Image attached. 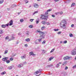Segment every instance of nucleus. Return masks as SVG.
<instances>
[{"label": "nucleus", "mask_w": 76, "mask_h": 76, "mask_svg": "<svg viewBox=\"0 0 76 76\" xmlns=\"http://www.w3.org/2000/svg\"><path fill=\"white\" fill-rule=\"evenodd\" d=\"M66 20L64 19L62 20L60 23V26L61 28H63V29H66V25L65 24H66Z\"/></svg>", "instance_id": "nucleus-1"}, {"label": "nucleus", "mask_w": 76, "mask_h": 76, "mask_svg": "<svg viewBox=\"0 0 76 76\" xmlns=\"http://www.w3.org/2000/svg\"><path fill=\"white\" fill-rule=\"evenodd\" d=\"M40 35L39 36L40 38L41 39H44L45 38V33L44 32H43L40 33Z\"/></svg>", "instance_id": "nucleus-2"}, {"label": "nucleus", "mask_w": 76, "mask_h": 76, "mask_svg": "<svg viewBox=\"0 0 76 76\" xmlns=\"http://www.w3.org/2000/svg\"><path fill=\"white\" fill-rule=\"evenodd\" d=\"M41 72H42V70L39 69L37 71V72H34V74L37 75L38 74V73H40V74H41Z\"/></svg>", "instance_id": "nucleus-3"}, {"label": "nucleus", "mask_w": 76, "mask_h": 76, "mask_svg": "<svg viewBox=\"0 0 76 76\" xmlns=\"http://www.w3.org/2000/svg\"><path fill=\"white\" fill-rule=\"evenodd\" d=\"M71 54L72 55H76V49H75L73 50L72 51Z\"/></svg>", "instance_id": "nucleus-4"}, {"label": "nucleus", "mask_w": 76, "mask_h": 76, "mask_svg": "<svg viewBox=\"0 0 76 76\" xmlns=\"http://www.w3.org/2000/svg\"><path fill=\"white\" fill-rule=\"evenodd\" d=\"M44 17L42 18V19H44L45 20H47V18H48V15H47V16L44 15Z\"/></svg>", "instance_id": "nucleus-5"}, {"label": "nucleus", "mask_w": 76, "mask_h": 76, "mask_svg": "<svg viewBox=\"0 0 76 76\" xmlns=\"http://www.w3.org/2000/svg\"><path fill=\"white\" fill-rule=\"evenodd\" d=\"M8 57H5L2 58V61H4V62L6 61L7 59H8Z\"/></svg>", "instance_id": "nucleus-6"}, {"label": "nucleus", "mask_w": 76, "mask_h": 76, "mask_svg": "<svg viewBox=\"0 0 76 76\" xmlns=\"http://www.w3.org/2000/svg\"><path fill=\"white\" fill-rule=\"evenodd\" d=\"M13 25V21L12 20H11L10 22L9 26H12Z\"/></svg>", "instance_id": "nucleus-7"}, {"label": "nucleus", "mask_w": 76, "mask_h": 76, "mask_svg": "<svg viewBox=\"0 0 76 76\" xmlns=\"http://www.w3.org/2000/svg\"><path fill=\"white\" fill-rule=\"evenodd\" d=\"M29 54L32 56H35V54H34V52H31L29 53Z\"/></svg>", "instance_id": "nucleus-8"}, {"label": "nucleus", "mask_w": 76, "mask_h": 76, "mask_svg": "<svg viewBox=\"0 0 76 76\" xmlns=\"http://www.w3.org/2000/svg\"><path fill=\"white\" fill-rule=\"evenodd\" d=\"M66 60H70V58H72V57H69L68 56H66Z\"/></svg>", "instance_id": "nucleus-9"}, {"label": "nucleus", "mask_w": 76, "mask_h": 76, "mask_svg": "<svg viewBox=\"0 0 76 76\" xmlns=\"http://www.w3.org/2000/svg\"><path fill=\"white\" fill-rule=\"evenodd\" d=\"M34 7L37 8V7H38L39 6L38 4H35L34 5Z\"/></svg>", "instance_id": "nucleus-10"}, {"label": "nucleus", "mask_w": 76, "mask_h": 76, "mask_svg": "<svg viewBox=\"0 0 76 76\" xmlns=\"http://www.w3.org/2000/svg\"><path fill=\"white\" fill-rule=\"evenodd\" d=\"M23 65V64H20L18 66V67L19 68H20V67H22Z\"/></svg>", "instance_id": "nucleus-11"}, {"label": "nucleus", "mask_w": 76, "mask_h": 76, "mask_svg": "<svg viewBox=\"0 0 76 76\" xmlns=\"http://www.w3.org/2000/svg\"><path fill=\"white\" fill-rule=\"evenodd\" d=\"M39 19L38 18L35 21V22H36L37 24H38L39 23Z\"/></svg>", "instance_id": "nucleus-12"}, {"label": "nucleus", "mask_w": 76, "mask_h": 76, "mask_svg": "<svg viewBox=\"0 0 76 76\" xmlns=\"http://www.w3.org/2000/svg\"><path fill=\"white\" fill-rule=\"evenodd\" d=\"M15 39V37H13V36H12V38H11V39H10L9 41H11V40H13Z\"/></svg>", "instance_id": "nucleus-13"}, {"label": "nucleus", "mask_w": 76, "mask_h": 76, "mask_svg": "<svg viewBox=\"0 0 76 76\" xmlns=\"http://www.w3.org/2000/svg\"><path fill=\"white\" fill-rule=\"evenodd\" d=\"M53 66V64H50V65H47L46 66V67L47 68H48V67H52Z\"/></svg>", "instance_id": "nucleus-14"}, {"label": "nucleus", "mask_w": 76, "mask_h": 76, "mask_svg": "<svg viewBox=\"0 0 76 76\" xmlns=\"http://www.w3.org/2000/svg\"><path fill=\"white\" fill-rule=\"evenodd\" d=\"M1 27H2V28H6V25L3 24V25H1Z\"/></svg>", "instance_id": "nucleus-15"}, {"label": "nucleus", "mask_w": 76, "mask_h": 76, "mask_svg": "<svg viewBox=\"0 0 76 76\" xmlns=\"http://www.w3.org/2000/svg\"><path fill=\"white\" fill-rule=\"evenodd\" d=\"M42 30H43V29H45V27L43 26H42V27L41 28Z\"/></svg>", "instance_id": "nucleus-16"}, {"label": "nucleus", "mask_w": 76, "mask_h": 76, "mask_svg": "<svg viewBox=\"0 0 76 76\" xmlns=\"http://www.w3.org/2000/svg\"><path fill=\"white\" fill-rule=\"evenodd\" d=\"M25 41H26V42H29V41H30V39L27 38L25 39Z\"/></svg>", "instance_id": "nucleus-17"}, {"label": "nucleus", "mask_w": 76, "mask_h": 76, "mask_svg": "<svg viewBox=\"0 0 76 76\" xmlns=\"http://www.w3.org/2000/svg\"><path fill=\"white\" fill-rule=\"evenodd\" d=\"M54 58V57H51L49 58V61H51V60H53Z\"/></svg>", "instance_id": "nucleus-18"}, {"label": "nucleus", "mask_w": 76, "mask_h": 76, "mask_svg": "<svg viewBox=\"0 0 76 76\" xmlns=\"http://www.w3.org/2000/svg\"><path fill=\"white\" fill-rule=\"evenodd\" d=\"M26 35L27 36H29V32L28 31H26Z\"/></svg>", "instance_id": "nucleus-19"}, {"label": "nucleus", "mask_w": 76, "mask_h": 76, "mask_svg": "<svg viewBox=\"0 0 76 76\" xmlns=\"http://www.w3.org/2000/svg\"><path fill=\"white\" fill-rule=\"evenodd\" d=\"M16 5L15 4L12 5L11 6V7H12V8H13V7H16Z\"/></svg>", "instance_id": "nucleus-20"}, {"label": "nucleus", "mask_w": 76, "mask_h": 76, "mask_svg": "<svg viewBox=\"0 0 76 76\" xmlns=\"http://www.w3.org/2000/svg\"><path fill=\"white\" fill-rule=\"evenodd\" d=\"M38 13V11H35L34 13H33V15H34L35 14H36V13Z\"/></svg>", "instance_id": "nucleus-21"}, {"label": "nucleus", "mask_w": 76, "mask_h": 76, "mask_svg": "<svg viewBox=\"0 0 76 76\" xmlns=\"http://www.w3.org/2000/svg\"><path fill=\"white\" fill-rule=\"evenodd\" d=\"M22 64H23V65L26 64V61L24 62H22Z\"/></svg>", "instance_id": "nucleus-22"}, {"label": "nucleus", "mask_w": 76, "mask_h": 76, "mask_svg": "<svg viewBox=\"0 0 76 76\" xmlns=\"http://www.w3.org/2000/svg\"><path fill=\"white\" fill-rule=\"evenodd\" d=\"M3 2H4V0H0V4H2Z\"/></svg>", "instance_id": "nucleus-23"}, {"label": "nucleus", "mask_w": 76, "mask_h": 76, "mask_svg": "<svg viewBox=\"0 0 76 76\" xmlns=\"http://www.w3.org/2000/svg\"><path fill=\"white\" fill-rule=\"evenodd\" d=\"M6 62L7 64L9 63L10 62V61L9 60H7L6 61Z\"/></svg>", "instance_id": "nucleus-24"}, {"label": "nucleus", "mask_w": 76, "mask_h": 76, "mask_svg": "<svg viewBox=\"0 0 76 76\" xmlns=\"http://www.w3.org/2000/svg\"><path fill=\"white\" fill-rule=\"evenodd\" d=\"M37 33H38V32H39L40 33H40H42V32H41V31H38V30H37V31H36Z\"/></svg>", "instance_id": "nucleus-25"}, {"label": "nucleus", "mask_w": 76, "mask_h": 76, "mask_svg": "<svg viewBox=\"0 0 76 76\" xmlns=\"http://www.w3.org/2000/svg\"><path fill=\"white\" fill-rule=\"evenodd\" d=\"M38 40L39 42H41V40H42V39H41V38L39 39H38Z\"/></svg>", "instance_id": "nucleus-26"}, {"label": "nucleus", "mask_w": 76, "mask_h": 76, "mask_svg": "<svg viewBox=\"0 0 76 76\" xmlns=\"http://www.w3.org/2000/svg\"><path fill=\"white\" fill-rule=\"evenodd\" d=\"M67 63V61H65L63 63V64H62V65H63V66H64V65L65 64H66Z\"/></svg>", "instance_id": "nucleus-27"}, {"label": "nucleus", "mask_w": 76, "mask_h": 76, "mask_svg": "<svg viewBox=\"0 0 76 76\" xmlns=\"http://www.w3.org/2000/svg\"><path fill=\"white\" fill-rule=\"evenodd\" d=\"M9 39V37L8 36H7L5 38V40H7V39Z\"/></svg>", "instance_id": "nucleus-28"}, {"label": "nucleus", "mask_w": 76, "mask_h": 76, "mask_svg": "<svg viewBox=\"0 0 76 76\" xmlns=\"http://www.w3.org/2000/svg\"><path fill=\"white\" fill-rule=\"evenodd\" d=\"M70 0H68L66 1V3H70Z\"/></svg>", "instance_id": "nucleus-29"}, {"label": "nucleus", "mask_w": 76, "mask_h": 76, "mask_svg": "<svg viewBox=\"0 0 76 76\" xmlns=\"http://www.w3.org/2000/svg\"><path fill=\"white\" fill-rule=\"evenodd\" d=\"M69 37H73V34H69Z\"/></svg>", "instance_id": "nucleus-30"}, {"label": "nucleus", "mask_w": 76, "mask_h": 76, "mask_svg": "<svg viewBox=\"0 0 76 76\" xmlns=\"http://www.w3.org/2000/svg\"><path fill=\"white\" fill-rule=\"evenodd\" d=\"M5 73H6V72L4 71V72H3L1 73V75H4V74H5Z\"/></svg>", "instance_id": "nucleus-31"}, {"label": "nucleus", "mask_w": 76, "mask_h": 76, "mask_svg": "<svg viewBox=\"0 0 76 76\" xmlns=\"http://www.w3.org/2000/svg\"><path fill=\"white\" fill-rule=\"evenodd\" d=\"M25 57H26L25 56H23L21 57L22 59H24V58H25Z\"/></svg>", "instance_id": "nucleus-32"}, {"label": "nucleus", "mask_w": 76, "mask_h": 76, "mask_svg": "<svg viewBox=\"0 0 76 76\" xmlns=\"http://www.w3.org/2000/svg\"><path fill=\"white\" fill-rule=\"evenodd\" d=\"M42 53H45V52H46V50H42Z\"/></svg>", "instance_id": "nucleus-33"}, {"label": "nucleus", "mask_w": 76, "mask_h": 76, "mask_svg": "<svg viewBox=\"0 0 76 76\" xmlns=\"http://www.w3.org/2000/svg\"><path fill=\"white\" fill-rule=\"evenodd\" d=\"M48 14V12L47 11L45 12V15H47Z\"/></svg>", "instance_id": "nucleus-34"}, {"label": "nucleus", "mask_w": 76, "mask_h": 76, "mask_svg": "<svg viewBox=\"0 0 76 76\" xmlns=\"http://www.w3.org/2000/svg\"><path fill=\"white\" fill-rule=\"evenodd\" d=\"M43 16H44V15H42H42H41V17H40V18L41 19H42V17H43Z\"/></svg>", "instance_id": "nucleus-35"}, {"label": "nucleus", "mask_w": 76, "mask_h": 76, "mask_svg": "<svg viewBox=\"0 0 76 76\" xmlns=\"http://www.w3.org/2000/svg\"><path fill=\"white\" fill-rule=\"evenodd\" d=\"M29 28H33V26L32 25H30L29 26Z\"/></svg>", "instance_id": "nucleus-36"}, {"label": "nucleus", "mask_w": 76, "mask_h": 76, "mask_svg": "<svg viewBox=\"0 0 76 76\" xmlns=\"http://www.w3.org/2000/svg\"><path fill=\"white\" fill-rule=\"evenodd\" d=\"M51 10H52V9H50L48 10L47 11L48 12H51Z\"/></svg>", "instance_id": "nucleus-37"}, {"label": "nucleus", "mask_w": 76, "mask_h": 76, "mask_svg": "<svg viewBox=\"0 0 76 76\" xmlns=\"http://www.w3.org/2000/svg\"><path fill=\"white\" fill-rule=\"evenodd\" d=\"M67 41L66 40H65L63 42L64 44H66V43H67Z\"/></svg>", "instance_id": "nucleus-38"}, {"label": "nucleus", "mask_w": 76, "mask_h": 76, "mask_svg": "<svg viewBox=\"0 0 76 76\" xmlns=\"http://www.w3.org/2000/svg\"><path fill=\"white\" fill-rule=\"evenodd\" d=\"M75 3H72L71 5V7H73V6H74V5H75Z\"/></svg>", "instance_id": "nucleus-39"}, {"label": "nucleus", "mask_w": 76, "mask_h": 76, "mask_svg": "<svg viewBox=\"0 0 76 76\" xmlns=\"http://www.w3.org/2000/svg\"><path fill=\"white\" fill-rule=\"evenodd\" d=\"M8 69H9V70H11V69H12V66H10V67H9Z\"/></svg>", "instance_id": "nucleus-40"}, {"label": "nucleus", "mask_w": 76, "mask_h": 76, "mask_svg": "<svg viewBox=\"0 0 76 76\" xmlns=\"http://www.w3.org/2000/svg\"><path fill=\"white\" fill-rule=\"evenodd\" d=\"M54 49H53L51 50L50 51V53H53L54 51Z\"/></svg>", "instance_id": "nucleus-41"}, {"label": "nucleus", "mask_w": 76, "mask_h": 76, "mask_svg": "<svg viewBox=\"0 0 76 76\" xmlns=\"http://www.w3.org/2000/svg\"><path fill=\"white\" fill-rule=\"evenodd\" d=\"M59 66H60V65H59V64H58L56 65V67H57V68H58V67Z\"/></svg>", "instance_id": "nucleus-42"}, {"label": "nucleus", "mask_w": 76, "mask_h": 76, "mask_svg": "<svg viewBox=\"0 0 76 76\" xmlns=\"http://www.w3.org/2000/svg\"><path fill=\"white\" fill-rule=\"evenodd\" d=\"M23 19H21L20 20V21L21 22H23Z\"/></svg>", "instance_id": "nucleus-43"}, {"label": "nucleus", "mask_w": 76, "mask_h": 76, "mask_svg": "<svg viewBox=\"0 0 76 76\" xmlns=\"http://www.w3.org/2000/svg\"><path fill=\"white\" fill-rule=\"evenodd\" d=\"M46 41H44L43 42H42V44H45V42Z\"/></svg>", "instance_id": "nucleus-44"}, {"label": "nucleus", "mask_w": 76, "mask_h": 76, "mask_svg": "<svg viewBox=\"0 0 76 76\" xmlns=\"http://www.w3.org/2000/svg\"><path fill=\"white\" fill-rule=\"evenodd\" d=\"M35 43L36 44H38L39 43L37 42V40H36L35 42Z\"/></svg>", "instance_id": "nucleus-45"}, {"label": "nucleus", "mask_w": 76, "mask_h": 76, "mask_svg": "<svg viewBox=\"0 0 76 76\" xmlns=\"http://www.w3.org/2000/svg\"><path fill=\"white\" fill-rule=\"evenodd\" d=\"M46 24H47V25H49L50 24L48 22V23H45Z\"/></svg>", "instance_id": "nucleus-46"}, {"label": "nucleus", "mask_w": 76, "mask_h": 76, "mask_svg": "<svg viewBox=\"0 0 76 76\" xmlns=\"http://www.w3.org/2000/svg\"><path fill=\"white\" fill-rule=\"evenodd\" d=\"M54 31H58V29H54Z\"/></svg>", "instance_id": "nucleus-47"}, {"label": "nucleus", "mask_w": 76, "mask_h": 76, "mask_svg": "<svg viewBox=\"0 0 76 76\" xmlns=\"http://www.w3.org/2000/svg\"><path fill=\"white\" fill-rule=\"evenodd\" d=\"M68 69V67L67 66H66L65 67V69L66 70H67V69Z\"/></svg>", "instance_id": "nucleus-48"}, {"label": "nucleus", "mask_w": 76, "mask_h": 76, "mask_svg": "<svg viewBox=\"0 0 76 76\" xmlns=\"http://www.w3.org/2000/svg\"><path fill=\"white\" fill-rule=\"evenodd\" d=\"M42 23L43 24V25H45V21H42Z\"/></svg>", "instance_id": "nucleus-49"}, {"label": "nucleus", "mask_w": 76, "mask_h": 76, "mask_svg": "<svg viewBox=\"0 0 76 76\" xmlns=\"http://www.w3.org/2000/svg\"><path fill=\"white\" fill-rule=\"evenodd\" d=\"M7 50H6L4 52V54H7Z\"/></svg>", "instance_id": "nucleus-50"}, {"label": "nucleus", "mask_w": 76, "mask_h": 76, "mask_svg": "<svg viewBox=\"0 0 76 76\" xmlns=\"http://www.w3.org/2000/svg\"><path fill=\"white\" fill-rule=\"evenodd\" d=\"M10 61H12V60H13V58H10Z\"/></svg>", "instance_id": "nucleus-51"}, {"label": "nucleus", "mask_w": 76, "mask_h": 76, "mask_svg": "<svg viewBox=\"0 0 76 76\" xmlns=\"http://www.w3.org/2000/svg\"><path fill=\"white\" fill-rule=\"evenodd\" d=\"M5 25L7 27L9 26V23H8L7 24Z\"/></svg>", "instance_id": "nucleus-52"}, {"label": "nucleus", "mask_w": 76, "mask_h": 76, "mask_svg": "<svg viewBox=\"0 0 76 76\" xmlns=\"http://www.w3.org/2000/svg\"><path fill=\"white\" fill-rule=\"evenodd\" d=\"M64 60H67L66 57V56L64 58Z\"/></svg>", "instance_id": "nucleus-53"}, {"label": "nucleus", "mask_w": 76, "mask_h": 76, "mask_svg": "<svg viewBox=\"0 0 76 76\" xmlns=\"http://www.w3.org/2000/svg\"><path fill=\"white\" fill-rule=\"evenodd\" d=\"M60 15H62L63 14V12L61 11L59 12Z\"/></svg>", "instance_id": "nucleus-54"}, {"label": "nucleus", "mask_w": 76, "mask_h": 76, "mask_svg": "<svg viewBox=\"0 0 76 76\" xmlns=\"http://www.w3.org/2000/svg\"><path fill=\"white\" fill-rule=\"evenodd\" d=\"M34 20V19H30V21L31 22H33V20Z\"/></svg>", "instance_id": "nucleus-55"}, {"label": "nucleus", "mask_w": 76, "mask_h": 76, "mask_svg": "<svg viewBox=\"0 0 76 76\" xmlns=\"http://www.w3.org/2000/svg\"><path fill=\"white\" fill-rule=\"evenodd\" d=\"M25 1L26 3H28L29 2V1L27 0H26V1Z\"/></svg>", "instance_id": "nucleus-56"}, {"label": "nucleus", "mask_w": 76, "mask_h": 76, "mask_svg": "<svg viewBox=\"0 0 76 76\" xmlns=\"http://www.w3.org/2000/svg\"><path fill=\"white\" fill-rule=\"evenodd\" d=\"M61 31H59L58 33H57V34H61Z\"/></svg>", "instance_id": "nucleus-57"}, {"label": "nucleus", "mask_w": 76, "mask_h": 76, "mask_svg": "<svg viewBox=\"0 0 76 76\" xmlns=\"http://www.w3.org/2000/svg\"><path fill=\"white\" fill-rule=\"evenodd\" d=\"M76 65H75L72 68H73V69H74V68H76Z\"/></svg>", "instance_id": "nucleus-58"}, {"label": "nucleus", "mask_w": 76, "mask_h": 76, "mask_svg": "<svg viewBox=\"0 0 76 76\" xmlns=\"http://www.w3.org/2000/svg\"><path fill=\"white\" fill-rule=\"evenodd\" d=\"M58 13H59L58 12H56L55 13L56 15H58Z\"/></svg>", "instance_id": "nucleus-59"}, {"label": "nucleus", "mask_w": 76, "mask_h": 76, "mask_svg": "<svg viewBox=\"0 0 76 76\" xmlns=\"http://www.w3.org/2000/svg\"><path fill=\"white\" fill-rule=\"evenodd\" d=\"M54 1H55L56 2H57V1H59V0H54Z\"/></svg>", "instance_id": "nucleus-60"}, {"label": "nucleus", "mask_w": 76, "mask_h": 76, "mask_svg": "<svg viewBox=\"0 0 76 76\" xmlns=\"http://www.w3.org/2000/svg\"><path fill=\"white\" fill-rule=\"evenodd\" d=\"M52 17H53V18L55 17V15H52Z\"/></svg>", "instance_id": "nucleus-61"}, {"label": "nucleus", "mask_w": 76, "mask_h": 76, "mask_svg": "<svg viewBox=\"0 0 76 76\" xmlns=\"http://www.w3.org/2000/svg\"><path fill=\"white\" fill-rule=\"evenodd\" d=\"M10 8H7V10L9 11L10 10Z\"/></svg>", "instance_id": "nucleus-62"}, {"label": "nucleus", "mask_w": 76, "mask_h": 76, "mask_svg": "<svg viewBox=\"0 0 76 76\" xmlns=\"http://www.w3.org/2000/svg\"><path fill=\"white\" fill-rule=\"evenodd\" d=\"M21 33H19L18 34V35H21Z\"/></svg>", "instance_id": "nucleus-63"}, {"label": "nucleus", "mask_w": 76, "mask_h": 76, "mask_svg": "<svg viewBox=\"0 0 76 76\" xmlns=\"http://www.w3.org/2000/svg\"><path fill=\"white\" fill-rule=\"evenodd\" d=\"M71 27H73V26H74V24H72L71 25Z\"/></svg>", "instance_id": "nucleus-64"}]
</instances>
